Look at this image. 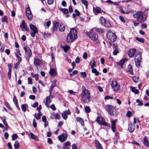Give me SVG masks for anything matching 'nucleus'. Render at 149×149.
Instances as JSON below:
<instances>
[{
  "label": "nucleus",
  "instance_id": "f257e3e1",
  "mask_svg": "<svg viewBox=\"0 0 149 149\" xmlns=\"http://www.w3.org/2000/svg\"><path fill=\"white\" fill-rule=\"evenodd\" d=\"M82 92L79 96L81 97L83 101L85 103H88L91 101L90 93L89 91L86 89L84 86L82 87Z\"/></svg>",
  "mask_w": 149,
  "mask_h": 149
},
{
  "label": "nucleus",
  "instance_id": "f03ea898",
  "mask_svg": "<svg viewBox=\"0 0 149 149\" xmlns=\"http://www.w3.org/2000/svg\"><path fill=\"white\" fill-rule=\"evenodd\" d=\"M135 18L136 19L137 21L140 23L143 22L146 19V16L144 14L143 12L139 11L133 15Z\"/></svg>",
  "mask_w": 149,
  "mask_h": 149
},
{
  "label": "nucleus",
  "instance_id": "7ed1b4c3",
  "mask_svg": "<svg viewBox=\"0 0 149 149\" xmlns=\"http://www.w3.org/2000/svg\"><path fill=\"white\" fill-rule=\"evenodd\" d=\"M77 31L76 29H73L71 30L67 36V41L68 42H72L76 39L77 37Z\"/></svg>",
  "mask_w": 149,
  "mask_h": 149
},
{
  "label": "nucleus",
  "instance_id": "20e7f679",
  "mask_svg": "<svg viewBox=\"0 0 149 149\" xmlns=\"http://www.w3.org/2000/svg\"><path fill=\"white\" fill-rule=\"evenodd\" d=\"M104 108L111 116L114 117L117 115L116 109L112 105H107L105 106Z\"/></svg>",
  "mask_w": 149,
  "mask_h": 149
},
{
  "label": "nucleus",
  "instance_id": "39448f33",
  "mask_svg": "<svg viewBox=\"0 0 149 149\" xmlns=\"http://www.w3.org/2000/svg\"><path fill=\"white\" fill-rule=\"evenodd\" d=\"M142 53L141 52H139L136 55L135 57V62L136 67L139 68L142 59L141 55Z\"/></svg>",
  "mask_w": 149,
  "mask_h": 149
},
{
  "label": "nucleus",
  "instance_id": "423d86ee",
  "mask_svg": "<svg viewBox=\"0 0 149 149\" xmlns=\"http://www.w3.org/2000/svg\"><path fill=\"white\" fill-rule=\"evenodd\" d=\"M107 37L112 42L115 41L117 38V36L116 34L110 31L107 32Z\"/></svg>",
  "mask_w": 149,
  "mask_h": 149
},
{
  "label": "nucleus",
  "instance_id": "0eeeda50",
  "mask_svg": "<svg viewBox=\"0 0 149 149\" xmlns=\"http://www.w3.org/2000/svg\"><path fill=\"white\" fill-rule=\"evenodd\" d=\"M29 27L31 30L32 31V32L30 33L31 36L33 37H34L35 35L38 33V29L33 24H29Z\"/></svg>",
  "mask_w": 149,
  "mask_h": 149
},
{
  "label": "nucleus",
  "instance_id": "6e6552de",
  "mask_svg": "<svg viewBox=\"0 0 149 149\" xmlns=\"http://www.w3.org/2000/svg\"><path fill=\"white\" fill-rule=\"evenodd\" d=\"M111 85L112 88L115 91H117L119 89L120 85L118 84L117 81H112Z\"/></svg>",
  "mask_w": 149,
  "mask_h": 149
},
{
  "label": "nucleus",
  "instance_id": "1a4fd4ad",
  "mask_svg": "<svg viewBox=\"0 0 149 149\" xmlns=\"http://www.w3.org/2000/svg\"><path fill=\"white\" fill-rule=\"evenodd\" d=\"M86 34L93 41L96 40L98 38V35L95 32H87Z\"/></svg>",
  "mask_w": 149,
  "mask_h": 149
},
{
  "label": "nucleus",
  "instance_id": "9d476101",
  "mask_svg": "<svg viewBox=\"0 0 149 149\" xmlns=\"http://www.w3.org/2000/svg\"><path fill=\"white\" fill-rule=\"evenodd\" d=\"M24 49L26 53V55H27L28 61H29V58L32 55L31 51L29 47H24Z\"/></svg>",
  "mask_w": 149,
  "mask_h": 149
},
{
  "label": "nucleus",
  "instance_id": "9b49d317",
  "mask_svg": "<svg viewBox=\"0 0 149 149\" xmlns=\"http://www.w3.org/2000/svg\"><path fill=\"white\" fill-rule=\"evenodd\" d=\"M20 27L21 28L24 29L28 32H29V28L27 26V24L25 22L24 20L22 21V23L20 24Z\"/></svg>",
  "mask_w": 149,
  "mask_h": 149
},
{
  "label": "nucleus",
  "instance_id": "f8f14e48",
  "mask_svg": "<svg viewBox=\"0 0 149 149\" xmlns=\"http://www.w3.org/2000/svg\"><path fill=\"white\" fill-rule=\"evenodd\" d=\"M53 26L52 28V30L53 31H56L57 30L58 26H59V23L57 21H54L53 22Z\"/></svg>",
  "mask_w": 149,
  "mask_h": 149
},
{
  "label": "nucleus",
  "instance_id": "ddd939ff",
  "mask_svg": "<svg viewBox=\"0 0 149 149\" xmlns=\"http://www.w3.org/2000/svg\"><path fill=\"white\" fill-rule=\"evenodd\" d=\"M127 61L126 58H124L123 59L121 60L120 61L117 62L116 64L117 65L120 66L121 68H123L124 64Z\"/></svg>",
  "mask_w": 149,
  "mask_h": 149
},
{
  "label": "nucleus",
  "instance_id": "4468645a",
  "mask_svg": "<svg viewBox=\"0 0 149 149\" xmlns=\"http://www.w3.org/2000/svg\"><path fill=\"white\" fill-rule=\"evenodd\" d=\"M136 49L135 48L130 49L128 52V54L129 56L131 58L133 57L136 52Z\"/></svg>",
  "mask_w": 149,
  "mask_h": 149
},
{
  "label": "nucleus",
  "instance_id": "2eb2a0df",
  "mask_svg": "<svg viewBox=\"0 0 149 149\" xmlns=\"http://www.w3.org/2000/svg\"><path fill=\"white\" fill-rule=\"evenodd\" d=\"M93 11L95 15L97 13H102V12H103L104 13V12L103 10L101 11V8L99 7H96L95 8L94 7H93Z\"/></svg>",
  "mask_w": 149,
  "mask_h": 149
},
{
  "label": "nucleus",
  "instance_id": "dca6fc26",
  "mask_svg": "<svg viewBox=\"0 0 149 149\" xmlns=\"http://www.w3.org/2000/svg\"><path fill=\"white\" fill-rule=\"evenodd\" d=\"M116 120H111V128L113 132H116Z\"/></svg>",
  "mask_w": 149,
  "mask_h": 149
},
{
  "label": "nucleus",
  "instance_id": "f3484780",
  "mask_svg": "<svg viewBox=\"0 0 149 149\" xmlns=\"http://www.w3.org/2000/svg\"><path fill=\"white\" fill-rule=\"evenodd\" d=\"M67 137L66 135L64 134H62L58 136V139L61 142H64L66 139Z\"/></svg>",
  "mask_w": 149,
  "mask_h": 149
},
{
  "label": "nucleus",
  "instance_id": "a211bd4d",
  "mask_svg": "<svg viewBox=\"0 0 149 149\" xmlns=\"http://www.w3.org/2000/svg\"><path fill=\"white\" fill-rule=\"evenodd\" d=\"M42 63L41 61L38 58H35L34 64L36 66H38L40 65Z\"/></svg>",
  "mask_w": 149,
  "mask_h": 149
},
{
  "label": "nucleus",
  "instance_id": "6ab92c4d",
  "mask_svg": "<svg viewBox=\"0 0 149 149\" xmlns=\"http://www.w3.org/2000/svg\"><path fill=\"white\" fill-rule=\"evenodd\" d=\"M135 127V126L134 125L133 126L131 123H129L128 127L129 131L130 133H132L134 130Z\"/></svg>",
  "mask_w": 149,
  "mask_h": 149
},
{
  "label": "nucleus",
  "instance_id": "aec40b11",
  "mask_svg": "<svg viewBox=\"0 0 149 149\" xmlns=\"http://www.w3.org/2000/svg\"><path fill=\"white\" fill-rule=\"evenodd\" d=\"M49 74L51 76L54 77L57 74V73L56 72L55 69L53 68L50 69Z\"/></svg>",
  "mask_w": 149,
  "mask_h": 149
},
{
  "label": "nucleus",
  "instance_id": "412c9836",
  "mask_svg": "<svg viewBox=\"0 0 149 149\" xmlns=\"http://www.w3.org/2000/svg\"><path fill=\"white\" fill-rule=\"evenodd\" d=\"M95 143L97 149H103L101 144L97 140H95Z\"/></svg>",
  "mask_w": 149,
  "mask_h": 149
},
{
  "label": "nucleus",
  "instance_id": "4be33fe9",
  "mask_svg": "<svg viewBox=\"0 0 149 149\" xmlns=\"http://www.w3.org/2000/svg\"><path fill=\"white\" fill-rule=\"evenodd\" d=\"M143 143L144 145L146 146V147L149 146V142L146 136H145L144 137L143 141Z\"/></svg>",
  "mask_w": 149,
  "mask_h": 149
},
{
  "label": "nucleus",
  "instance_id": "5701e85b",
  "mask_svg": "<svg viewBox=\"0 0 149 149\" xmlns=\"http://www.w3.org/2000/svg\"><path fill=\"white\" fill-rule=\"evenodd\" d=\"M127 70L128 72H130V74L132 75L133 74L132 67L130 64L128 66Z\"/></svg>",
  "mask_w": 149,
  "mask_h": 149
},
{
  "label": "nucleus",
  "instance_id": "b1692460",
  "mask_svg": "<svg viewBox=\"0 0 149 149\" xmlns=\"http://www.w3.org/2000/svg\"><path fill=\"white\" fill-rule=\"evenodd\" d=\"M96 121L98 124L101 125L103 121L102 118L101 116H99L97 117Z\"/></svg>",
  "mask_w": 149,
  "mask_h": 149
},
{
  "label": "nucleus",
  "instance_id": "393cba45",
  "mask_svg": "<svg viewBox=\"0 0 149 149\" xmlns=\"http://www.w3.org/2000/svg\"><path fill=\"white\" fill-rule=\"evenodd\" d=\"M59 10L60 11H62L64 14H66L69 13V11L66 8H59Z\"/></svg>",
  "mask_w": 149,
  "mask_h": 149
},
{
  "label": "nucleus",
  "instance_id": "a878e982",
  "mask_svg": "<svg viewBox=\"0 0 149 149\" xmlns=\"http://www.w3.org/2000/svg\"><path fill=\"white\" fill-rule=\"evenodd\" d=\"M26 15L28 19L31 20L32 19L33 15L31 11L29 13H27Z\"/></svg>",
  "mask_w": 149,
  "mask_h": 149
},
{
  "label": "nucleus",
  "instance_id": "bb28decb",
  "mask_svg": "<svg viewBox=\"0 0 149 149\" xmlns=\"http://www.w3.org/2000/svg\"><path fill=\"white\" fill-rule=\"evenodd\" d=\"M20 145L19 142L17 141H15L14 144V147L15 149H18L20 147Z\"/></svg>",
  "mask_w": 149,
  "mask_h": 149
},
{
  "label": "nucleus",
  "instance_id": "cd10ccee",
  "mask_svg": "<svg viewBox=\"0 0 149 149\" xmlns=\"http://www.w3.org/2000/svg\"><path fill=\"white\" fill-rule=\"evenodd\" d=\"M131 89L132 92L134 93L135 94H137L139 93V90L137 89H136L135 87H131Z\"/></svg>",
  "mask_w": 149,
  "mask_h": 149
},
{
  "label": "nucleus",
  "instance_id": "c85d7f7f",
  "mask_svg": "<svg viewBox=\"0 0 149 149\" xmlns=\"http://www.w3.org/2000/svg\"><path fill=\"white\" fill-rule=\"evenodd\" d=\"M92 69V73H94L95 76H97L99 75V72L97 71L96 69L94 68Z\"/></svg>",
  "mask_w": 149,
  "mask_h": 149
},
{
  "label": "nucleus",
  "instance_id": "c756f323",
  "mask_svg": "<svg viewBox=\"0 0 149 149\" xmlns=\"http://www.w3.org/2000/svg\"><path fill=\"white\" fill-rule=\"evenodd\" d=\"M27 106H28L27 104H23L22 105L21 108L23 112H25L26 111Z\"/></svg>",
  "mask_w": 149,
  "mask_h": 149
},
{
  "label": "nucleus",
  "instance_id": "7c9ffc66",
  "mask_svg": "<svg viewBox=\"0 0 149 149\" xmlns=\"http://www.w3.org/2000/svg\"><path fill=\"white\" fill-rule=\"evenodd\" d=\"M103 26H104L105 27H109L111 26V24L109 21L106 20Z\"/></svg>",
  "mask_w": 149,
  "mask_h": 149
},
{
  "label": "nucleus",
  "instance_id": "2f4dec72",
  "mask_svg": "<svg viewBox=\"0 0 149 149\" xmlns=\"http://www.w3.org/2000/svg\"><path fill=\"white\" fill-rule=\"evenodd\" d=\"M65 26L62 24H60L59 26V31H63L65 29Z\"/></svg>",
  "mask_w": 149,
  "mask_h": 149
},
{
  "label": "nucleus",
  "instance_id": "473e14b6",
  "mask_svg": "<svg viewBox=\"0 0 149 149\" xmlns=\"http://www.w3.org/2000/svg\"><path fill=\"white\" fill-rule=\"evenodd\" d=\"M99 20L101 24L103 25L105 22L106 19L103 17H102L100 18Z\"/></svg>",
  "mask_w": 149,
  "mask_h": 149
},
{
  "label": "nucleus",
  "instance_id": "72a5a7b5",
  "mask_svg": "<svg viewBox=\"0 0 149 149\" xmlns=\"http://www.w3.org/2000/svg\"><path fill=\"white\" fill-rule=\"evenodd\" d=\"M85 112L86 113H88L91 111V109L88 106H86L84 108Z\"/></svg>",
  "mask_w": 149,
  "mask_h": 149
},
{
  "label": "nucleus",
  "instance_id": "f704fd0d",
  "mask_svg": "<svg viewBox=\"0 0 149 149\" xmlns=\"http://www.w3.org/2000/svg\"><path fill=\"white\" fill-rule=\"evenodd\" d=\"M1 21L3 22H6V23H8V19L6 16L5 15L3 17L1 18Z\"/></svg>",
  "mask_w": 149,
  "mask_h": 149
},
{
  "label": "nucleus",
  "instance_id": "c9c22d12",
  "mask_svg": "<svg viewBox=\"0 0 149 149\" xmlns=\"http://www.w3.org/2000/svg\"><path fill=\"white\" fill-rule=\"evenodd\" d=\"M136 39L137 40L141 43H143L144 42V39L143 38L136 37Z\"/></svg>",
  "mask_w": 149,
  "mask_h": 149
},
{
  "label": "nucleus",
  "instance_id": "e433bc0d",
  "mask_svg": "<svg viewBox=\"0 0 149 149\" xmlns=\"http://www.w3.org/2000/svg\"><path fill=\"white\" fill-rule=\"evenodd\" d=\"M81 2L82 3L85 5L86 8H87L88 5V3L87 1L86 0H82Z\"/></svg>",
  "mask_w": 149,
  "mask_h": 149
},
{
  "label": "nucleus",
  "instance_id": "4c0bfd02",
  "mask_svg": "<svg viewBox=\"0 0 149 149\" xmlns=\"http://www.w3.org/2000/svg\"><path fill=\"white\" fill-rule=\"evenodd\" d=\"M53 115L54 116L56 119H59L61 118L60 115L58 113L53 114Z\"/></svg>",
  "mask_w": 149,
  "mask_h": 149
},
{
  "label": "nucleus",
  "instance_id": "58836bf2",
  "mask_svg": "<svg viewBox=\"0 0 149 149\" xmlns=\"http://www.w3.org/2000/svg\"><path fill=\"white\" fill-rule=\"evenodd\" d=\"M15 56L17 59V62L20 63L22 61V58L17 54H15Z\"/></svg>",
  "mask_w": 149,
  "mask_h": 149
},
{
  "label": "nucleus",
  "instance_id": "ea45409f",
  "mask_svg": "<svg viewBox=\"0 0 149 149\" xmlns=\"http://www.w3.org/2000/svg\"><path fill=\"white\" fill-rule=\"evenodd\" d=\"M70 49V47L69 46H67L63 47V50L65 52H67Z\"/></svg>",
  "mask_w": 149,
  "mask_h": 149
},
{
  "label": "nucleus",
  "instance_id": "a19ab883",
  "mask_svg": "<svg viewBox=\"0 0 149 149\" xmlns=\"http://www.w3.org/2000/svg\"><path fill=\"white\" fill-rule=\"evenodd\" d=\"M34 116L37 120H39L40 118V113L35 114Z\"/></svg>",
  "mask_w": 149,
  "mask_h": 149
},
{
  "label": "nucleus",
  "instance_id": "79ce46f5",
  "mask_svg": "<svg viewBox=\"0 0 149 149\" xmlns=\"http://www.w3.org/2000/svg\"><path fill=\"white\" fill-rule=\"evenodd\" d=\"M18 137L17 135L16 134H13L12 135V140L13 141L15 140Z\"/></svg>",
  "mask_w": 149,
  "mask_h": 149
},
{
  "label": "nucleus",
  "instance_id": "37998d69",
  "mask_svg": "<svg viewBox=\"0 0 149 149\" xmlns=\"http://www.w3.org/2000/svg\"><path fill=\"white\" fill-rule=\"evenodd\" d=\"M101 125L105 126L108 127H110V124L107 123L106 122H105L104 121H103V122L101 124Z\"/></svg>",
  "mask_w": 149,
  "mask_h": 149
},
{
  "label": "nucleus",
  "instance_id": "c03bdc74",
  "mask_svg": "<svg viewBox=\"0 0 149 149\" xmlns=\"http://www.w3.org/2000/svg\"><path fill=\"white\" fill-rule=\"evenodd\" d=\"M6 118L5 117V118L3 119L2 120V121H3L4 124L6 126V129H7V127H8V124L7 123L6 121Z\"/></svg>",
  "mask_w": 149,
  "mask_h": 149
},
{
  "label": "nucleus",
  "instance_id": "a18cd8bd",
  "mask_svg": "<svg viewBox=\"0 0 149 149\" xmlns=\"http://www.w3.org/2000/svg\"><path fill=\"white\" fill-rule=\"evenodd\" d=\"M62 116L64 120H66L67 118V115L64 112L62 113Z\"/></svg>",
  "mask_w": 149,
  "mask_h": 149
},
{
  "label": "nucleus",
  "instance_id": "49530a36",
  "mask_svg": "<svg viewBox=\"0 0 149 149\" xmlns=\"http://www.w3.org/2000/svg\"><path fill=\"white\" fill-rule=\"evenodd\" d=\"M93 63L92 64V65H91V69L94 68V66L95 67H96V63H95V60L94 58H93Z\"/></svg>",
  "mask_w": 149,
  "mask_h": 149
},
{
  "label": "nucleus",
  "instance_id": "de8ad7c7",
  "mask_svg": "<svg viewBox=\"0 0 149 149\" xmlns=\"http://www.w3.org/2000/svg\"><path fill=\"white\" fill-rule=\"evenodd\" d=\"M94 29L96 31L98 32L99 33H102L103 32V30L101 29L95 28Z\"/></svg>",
  "mask_w": 149,
  "mask_h": 149
},
{
  "label": "nucleus",
  "instance_id": "09e8293b",
  "mask_svg": "<svg viewBox=\"0 0 149 149\" xmlns=\"http://www.w3.org/2000/svg\"><path fill=\"white\" fill-rule=\"evenodd\" d=\"M30 137L32 139H35L36 138V136L34 134L30 132Z\"/></svg>",
  "mask_w": 149,
  "mask_h": 149
},
{
  "label": "nucleus",
  "instance_id": "8fccbe9b",
  "mask_svg": "<svg viewBox=\"0 0 149 149\" xmlns=\"http://www.w3.org/2000/svg\"><path fill=\"white\" fill-rule=\"evenodd\" d=\"M119 52L118 49H114L113 52V54L114 55H116L117 54L119 53Z\"/></svg>",
  "mask_w": 149,
  "mask_h": 149
},
{
  "label": "nucleus",
  "instance_id": "3c124183",
  "mask_svg": "<svg viewBox=\"0 0 149 149\" xmlns=\"http://www.w3.org/2000/svg\"><path fill=\"white\" fill-rule=\"evenodd\" d=\"M13 101L14 103L15 104H17L18 103L17 100V99L16 97V96H15L14 97Z\"/></svg>",
  "mask_w": 149,
  "mask_h": 149
},
{
  "label": "nucleus",
  "instance_id": "603ef678",
  "mask_svg": "<svg viewBox=\"0 0 149 149\" xmlns=\"http://www.w3.org/2000/svg\"><path fill=\"white\" fill-rule=\"evenodd\" d=\"M28 83L29 84H31L33 83V82L32 81V79L31 77H28Z\"/></svg>",
  "mask_w": 149,
  "mask_h": 149
},
{
  "label": "nucleus",
  "instance_id": "864d4df0",
  "mask_svg": "<svg viewBox=\"0 0 149 149\" xmlns=\"http://www.w3.org/2000/svg\"><path fill=\"white\" fill-rule=\"evenodd\" d=\"M51 36V34H50L46 33H44V36L45 38L50 37Z\"/></svg>",
  "mask_w": 149,
  "mask_h": 149
},
{
  "label": "nucleus",
  "instance_id": "5fc2aeb1",
  "mask_svg": "<svg viewBox=\"0 0 149 149\" xmlns=\"http://www.w3.org/2000/svg\"><path fill=\"white\" fill-rule=\"evenodd\" d=\"M74 12L76 13V15L77 16H79L80 15V12L77 10L75 9Z\"/></svg>",
  "mask_w": 149,
  "mask_h": 149
},
{
  "label": "nucleus",
  "instance_id": "6e6d98bb",
  "mask_svg": "<svg viewBox=\"0 0 149 149\" xmlns=\"http://www.w3.org/2000/svg\"><path fill=\"white\" fill-rule=\"evenodd\" d=\"M80 74L83 76L84 78H85L86 77V74L85 72H81Z\"/></svg>",
  "mask_w": 149,
  "mask_h": 149
},
{
  "label": "nucleus",
  "instance_id": "4d7b16f0",
  "mask_svg": "<svg viewBox=\"0 0 149 149\" xmlns=\"http://www.w3.org/2000/svg\"><path fill=\"white\" fill-rule=\"evenodd\" d=\"M33 126L34 128L36 127L37 126V123L35 119H34L33 120Z\"/></svg>",
  "mask_w": 149,
  "mask_h": 149
},
{
  "label": "nucleus",
  "instance_id": "13d9d810",
  "mask_svg": "<svg viewBox=\"0 0 149 149\" xmlns=\"http://www.w3.org/2000/svg\"><path fill=\"white\" fill-rule=\"evenodd\" d=\"M50 107L52 109L53 111L56 110V108L55 107L54 104H53L50 106Z\"/></svg>",
  "mask_w": 149,
  "mask_h": 149
},
{
  "label": "nucleus",
  "instance_id": "bf43d9fd",
  "mask_svg": "<svg viewBox=\"0 0 149 149\" xmlns=\"http://www.w3.org/2000/svg\"><path fill=\"white\" fill-rule=\"evenodd\" d=\"M132 79L133 81L135 82H136L137 81L138 78L137 77H132Z\"/></svg>",
  "mask_w": 149,
  "mask_h": 149
},
{
  "label": "nucleus",
  "instance_id": "052dcab7",
  "mask_svg": "<svg viewBox=\"0 0 149 149\" xmlns=\"http://www.w3.org/2000/svg\"><path fill=\"white\" fill-rule=\"evenodd\" d=\"M4 135L5 139L7 140L9 136L8 133L7 132H5Z\"/></svg>",
  "mask_w": 149,
  "mask_h": 149
},
{
  "label": "nucleus",
  "instance_id": "680f3d73",
  "mask_svg": "<svg viewBox=\"0 0 149 149\" xmlns=\"http://www.w3.org/2000/svg\"><path fill=\"white\" fill-rule=\"evenodd\" d=\"M20 63H19V62H17V63H15V66H14L15 68L16 69H17L18 68V66L19 65Z\"/></svg>",
  "mask_w": 149,
  "mask_h": 149
},
{
  "label": "nucleus",
  "instance_id": "e2e57ef3",
  "mask_svg": "<svg viewBox=\"0 0 149 149\" xmlns=\"http://www.w3.org/2000/svg\"><path fill=\"white\" fill-rule=\"evenodd\" d=\"M29 98L32 100H34L35 99L36 97L34 95H31L29 96Z\"/></svg>",
  "mask_w": 149,
  "mask_h": 149
},
{
  "label": "nucleus",
  "instance_id": "0e129e2a",
  "mask_svg": "<svg viewBox=\"0 0 149 149\" xmlns=\"http://www.w3.org/2000/svg\"><path fill=\"white\" fill-rule=\"evenodd\" d=\"M42 121L44 122H47V118L46 116H43L42 117Z\"/></svg>",
  "mask_w": 149,
  "mask_h": 149
},
{
  "label": "nucleus",
  "instance_id": "69168bd1",
  "mask_svg": "<svg viewBox=\"0 0 149 149\" xmlns=\"http://www.w3.org/2000/svg\"><path fill=\"white\" fill-rule=\"evenodd\" d=\"M147 25L145 23H143L141 25V28L142 29H144L146 28Z\"/></svg>",
  "mask_w": 149,
  "mask_h": 149
},
{
  "label": "nucleus",
  "instance_id": "338daca9",
  "mask_svg": "<svg viewBox=\"0 0 149 149\" xmlns=\"http://www.w3.org/2000/svg\"><path fill=\"white\" fill-rule=\"evenodd\" d=\"M71 144L70 143L69 141H68L65 143H64L63 144L65 146L67 147L68 146H69Z\"/></svg>",
  "mask_w": 149,
  "mask_h": 149
},
{
  "label": "nucleus",
  "instance_id": "774afa93",
  "mask_svg": "<svg viewBox=\"0 0 149 149\" xmlns=\"http://www.w3.org/2000/svg\"><path fill=\"white\" fill-rule=\"evenodd\" d=\"M72 149H78L76 145L74 143L72 145Z\"/></svg>",
  "mask_w": 149,
  "mask_h": 149
}]
</instances>
